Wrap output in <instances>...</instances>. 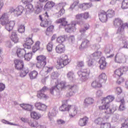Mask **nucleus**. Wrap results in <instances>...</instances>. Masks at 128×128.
<instances>
[{"instance_id":"1","label":"nucleus","mask_w":128,"mask_h":128,"mask_svg":"<svg viewBox=\"0 0 128 128\" xmlns=\"http://www.w3.org/2000/svg\"><path fill=\"white\" fill-rule=\"evenodd\" d=\"M114 100V98L112 96H108L102 100V106H98L100 110H104L106 114H110L114 112L116 109L114 107H111L110 103Z\"/></svg>"},{"instance_id":"2","label":"nucleus","mask_w":128,"mask_h":128,"mask_svg":"<svg viewBox=\"0 0 128 128\" xmlns=\"http://www.w3.org/2000/svg\"><path fill=\"white\" fill-rule=\"evenodd\" d=\"M57 24H61L62 26H66L65 28L66 32H76V22H72L70 24H68V22L66 20V18H62L56 20Z\"/></svg>"},{"instance_id":"3","label":"nucleus","mask_w":128,"mask_h":128,"mask_svg":"<svg viewBox=\"0 0 128 128\" xmlns=\"http://www.w3.org/2000/svg\"><path fill=\"white\" fill-rule=\"evenodd\" d=\"M70 58L66 54H62L58 58L56 62V68L57 70H60V68H63L66 66H68L70 64Z\"/></svg>"},{"instance_id":"4","label":"nucleus","mask_w":128,"mask_h":128,"mask_svg":"<svg viewBox=\"0 0 128 128\" xmlns=\"http://www.w3.org/2000/svg\"><path fill=\"white\" fill-rule=\"evenodd\" d=\"M78 6L79 8H82V10H87L89 8L92 6V4H80L78 0H75L73 2L70 6V8H74Z\"/></svg>"},{"instance_id":"5","label":"nucleus","mask_w":128,"mask_h":128,"mask_svg":"<svg viewBox=\"0 0 128 128\" xmlns=\"http://www.w3.org/2000/svg\"><path fill=\"white\" fill-rule=\"evenodd\" d=\"M36 60H38V62L36 64V66L38 68H44V66L46 64V56L42 55L38 56L36 57Z\"/></svg>"},{"instance_id":"6","label":"nucleus","mask_w":128,"mask_h":128,"mask_svg":"<svg viewBox=\"0 0 128 128\" xmlns=\"http://www.w3.org/2000/svg\"><path fill=\"white\" fill-rule=\"evenodd\" d=\"M64 3H60L56 5V16L57 18H60V16H62L64 14Z\"/></svg>"},{"instance_id":"7","label":"nucleus","mask_w":128,"mask_h":128,"mask_svg":"<svg viewBox=\"0 0 128 128\" xmlns=\"http://www.w3.org/2000/svg\"><path fill=\"white\" fill-rule=\"evenodd\" d=\"M78 74L82 82H86L90 78V72L86 70H84V72L78 71Z\"/></svg>"},{"instance_id":"8","label":"nucleus","mask_w":128,"mask_h":128,"mask_svg":"<svg viewBox=\"0 0 128 128\" xmlns=\"http://www.w3.org/2000/svg\"><path fill=\"white\" fill-rule=\"evenodd\" d=\"M68 92L66 93V96L70 98V96H72L76 92L78 91V88L75 85H68Z\"/></svg>"},{"instance_id":"9","label":"nucleus","mask_w":128,"mask_h":128,"mask_svg":"<svg viewBox=\"0 0 128 128\" xmlns=\"http://www.w3.org/2000/svg\"><path fill=\"white\" fill-rule=\"evenodd\" d=\"M14 64L16 70H22L24 68V61L19 60H14Z\"/></svg>"},{"instance_id":"10","label":"nucleus","mask_w":128,"mask_h":128,"mask_svg":"<svg viewBox=\"0 0 128 128\" xmlns=\"http://www.w3.org/2000/svg\"><path fill=\"white\" fill-rule=\"evenodd\" d=\"M34 44V40H32V38H26V40L25 41V43L24 44L23 46L26 50H30L32 48V45Z\"/></svg>"},{"instance_id":"11","label":"nucleus","mask_w":128,"mask_h":128,"mask_svg":"<svg viewBox=\"0 0 128 128\" xmlns=\"http://www.w3.org/2000/svg\"><path fill=\"white\" fill-rule=\"evenodd\" d=\"M56 86L58 90H66L68 86V88L69 85L66 84V81H61L58 82Z\"/></svg>"},{"instance_id":"12","label":"nucleus","mask_w":128,"mask_h":128,"mask_svg":"<svg viewBox=\"0 0 128 128\" xmlns=\"http://www.w3.org/2000/svg\"><path fill=\"white\" fill-rule=\"evenodd\" d=\"M68 112L70 116V118H74V116H76L78 114V110L76 106L71 105L70 108H69V110H68Z\"/></svg>"},{"instance_id":"13","label":"nucleus","mask_w":128,"mask_h":128,"mask_svg":"<svg viewBox=\"0 0 128 128\" xmlns=\"http://www.w3.org/2000/svg\"><path fill=\"white\" fill-rule=\"evenodd\" d=\"M64 102H68V100L62 101V104L59 108V110H60V112H68V110L72 106L70 104L67 105Z\"/></svg>"},{"instance_id":"14","label":"nucleus","mask_w":128,"mask_h":128,"mask_svg":"<svg viewBox=\"0 0 128 128\" xmlns=\"http://www.w3.org/2000/svg\"><path fill=\"white\" fill-rule=\"evenodd\" d=\"M124 67L118 68L116 69L114 71V78H118L124 75Z\"/></svg>"},{"instance_id":"15","label":"nucleus","mask_w":128,"mask_h":128,"mask_svg":"<svg viewBox=\"0 0 128 128\" xmlns=\"http://www.w3.org/2000/svg\"><path fill=\"white\" fill-rule=\"evenodd\" d=\"M8 22V14L6 12L2 14L0 18V24L2 26H4L6 22Z\"/></svg>"},{"instance_id":"16","label":"nucleus","mask_w":128,"mask_h":128,"mask_svg":"<svg viewBox=\"0 0 128 128\" xmlns=\"http://www.w3.org/2000/svg\"><path fill=\"white\" fill-rule=\"evenodd\" d=\"M12 12H14V14L16 16H20L22 12H24V8L22 6H19L16 8V10L12 9Z\"/></svg>"},{"instance_id":"17","label":"nucleus","mask_w":128,"mask_h":128,"mask_svg":"<svg viewBox=\"0 0 128 128\" xmlns=\"http://www.w3.org/2000/svg\"><path fill=\"white\" fill-rule=\"evenodd\" d=\"M56 52L57 54H64L66 52V46L64 44H59L56 47Z\"/></svg>"},{"instance_id":"18","label":"nucleus","mask_w":128,"mask_h":128,"mask_svg":"<svg viewBox=\"0 0 128 128\" xmlns=\"http://www.w3.org/2000/svg\"><path fill=\"white\" fill-rule=\"evenodd\" d=\"M98 16L100 22H106L108 20V16L104 10L100 11L99 13Z\"/></svg>"},{"instance_id":"19","label":"nucleus","mask_w":128,"mask_h":128,"mask_svg":"<svg viewBox=\"0 0 128 128\" xmlns=\"http://www.w3.org/2000/svg\"><path fill=\"white\" fill-rule=\"evenodd\" d=\"M124 56L122 54H117L115 56V62L117 64H122L124 62Z\"/></svg>"},{"instance_id":"20","label":"nucleus","mask_w":128,"mask_h":128,"mask_svg":"<svg viewBox=\"0 0 128 128\" xmlns=\"http://www.w3.org/2000/svg\"><path fill=\"white\" fill-rule=\"evenodd\" d=\"M53 70L54 67H44L42 71V76H48V74H49L51 73Z\"/></svg>"},{"instance_id":"21","label":"nucleus","mask_w":128,"mask_h":128,"mask_svg":"<svg viewBox=\"0 0 128 128\" xmlns=\"http://www.w3.org/2000/svg\"><path fill=\"white\" fill-rule=\"evenodd\" d=\"M91 86L93 88H102V84L98 79L92 81L91 84Z\"/></svg>"},{"instance_id":"22","label":"nucleus","mask_w":128,"mask_h":128,"mask_svg":"<svg viewBox=\"0 0 128 128\" xmlns=\"http://www.w3.org/2000/svg\"><path fill=\"white\" fill-rule=\"evenodd\" d=\"M113 24L115 28H119L124 24V22L120 18H116L114 20Z\"/></svg>"},{"instance_id":"23","label":"nucleus","mask_w":128,"mask_h":128,"mask_svg":"<svg viewBox=\"0 0 128 128\" xmlns=\"http://www.w3.org/2000/svg\"><path fill=\"white\" fill-rule=\"evenodd\" d=\"M14 24H16L14 22L8 21V22H6L4 26H6V28L8 30V32H10V30H12V28H14Z\"/></svg>"},{"instance_id":"24","label":"nucleus","mask_w":128,"mask_h":128,"mask_svg":"<svg viewBox=\"0 0 128 128\" xmlns=\"http://www.w3.org/2000/svg\"><path fill=\"white\" fill-rule=\"evenodd\" d=\"M90 46V42L88 40L84 39L83 40L80 46V50H82V48H88Z\"/></svg>"},{"instance_id":"25","label":"nucleus","mask_w":128,"mask_h":128,"mask_svg":"<svg viewBox=\"0 0 128 128\" xmlns=\"http://www.w3.org/2000/svg\"><path fill=\"white\" fill-rule=\"evenodd\" d=\"M88 122V118L84 116L82 118H80L78 121V125L80 126H85Z\"/></svg>"},{"instance_id":"26","label":"nucleus","mask_w":128,"mask_h":128,"mask_svg":"<svg viewBox=\"0 0 128 128\" xmlns=\"http://www.w3.org/2000/svg\"><path fill=\"white\" fill-rule=\"evenodd\" d=\"M26 52V49L18 48L16 50V54L18 58H24V54Z\"/></svg>"},{"instance_id":"27","label":"nucleus","mask_w":128,"mask_h":128,"mask_svg":"<svg viewBox=\"0 0 128 128\" xmlns=\"http://www.w3.org/2000/svg\"><path fill=\"white\" fill-rule=\"evenodd\" d=\"M10 38L14 44H18V42H20V38L18 37V34L16 31H13L12 32Z\"/></svg>"},{"instance_id":"28","label":"nucleus","mask_w":128,"mask_h":128,"mask_svg":"<svg viewBox=\"0 0 128 128\" xmlns=\"http://www.w3.org/2000/svg\"><path fill=\"white\" fill-rule=\"evenodd\" d=\"M35 107L39 110H46V106L40 102H37L35 104Z\"/></svg>"},{"instance_id":"29","label":"nucleus","mask_w":128,"mask_h":128,"mask_svg":"<svg viewBox=\"0 0 128 128\" xmlns=\"http://www.w3.org/2000/svg\"><path fill=\"white\" fill-rule=\"evenodd\" d=\"M28 124L31 128H46V126H44L38 125V122L36 120H34L30 122H29Z\"/></svg>"},{"instance_id":"30","label":"nucleus","mask_w":128,"mask_h":128,"mask_svg":"<svg viewBox=\"0 0 128 128\" xmlns=\"http://www.w3.org/2000/svg\"><path fill=\"white\" fill-rule=\"evenodd\" d=\"M37 97L40 100H48V96H46L44 93L40 90L37 92Z\"/></svg>"},{"instance_id":"31","label":"nucleus","mask_w":128,"mask_h":128,"mask_svg":"<svg viewBox=\"0 0 128 128\" xmlns=\"http://www.w3.org/2000/svg\"><path fill=\"white\" fill-rule=\"evenodd\" d=\"M106 14L108 18H114L116 15V12L112 9H109L106 12Z\"/></svg>"},{"instance_id":"32","label":"nucleus","mask_w":128,"mask_h":128,"mask_svg":"<svg viewBox=\"0 0 128 128\" xmlns=\"http://www.w3.org/2000/svg\"><path fill=\"white\" fill-rule=\"evenodd\" d=\"M120 106H119L118 110L120 112H124V110H126V106H124L125 102L124 99L122 98L120 100Z\"/></svg>"},{"instance_id":"33","label":"nucleus","mask_w":128,"mask_h":128,"mask_svg":"<svg viewBox=\"0 0 128 128\" xmlns=\"http://www.w3.org/2000/svg\"><path fill=\"white\" fill-rule=\"evenodd\" d=\"M50 24H52V21L48 20L46 19L42 20L40 23V26L42 28H48Z\"/></svg>"},{"instance_id":"34","label":"nucleus","mask_w":128,"mask_h":128,"mask_svg":"<svg viewBox=\"0 0 128 128\" xmlns=\"http://www.w3.org/2000/svg\"><path fill=\"white\" fill-rule=\"evenodd\" d=\"M28 50H26V52L25 53L24 58L25 60H30L32 56V54L29 52Z\"/></svg>"},{"instance_id":"35","label":"nucleus","mask_w":128,"mask_h":128,"mask_svg":"<svg viewBox=\"0 0 128 128\" xmlns=\"http://www.w3.org/2000/svg\"><path fill=\"white\" fill-rule=\"evenodd\" d=\"M100 64V70H104L106 68V59L104 58H100L99 61Z\"/></svg>"},{"instance_id":"36","label":"nucleus","mask_w":128,"mask_h":128,"mask_svg":"<svg viewBox=\"0 0 128 128\" xmlns=\"http://www.w3.org/2000/svg\"><path fill=\"white\" fill-rule=\"evenodd\" d=\"M35 8L36 10V13L37 14H40V12H42V4L40 2H37L35 4Z\"/></svg>"},{"instance_id":"37","label":"nucleus","mask_w":128,"mask_h":128,"mask_svg":"<svg viewBox=\"0 0 128 128\" xmlns=\"http://www.w3.org/2000/svg\"><path fill=\"white\" fill-rule=\"evenodd\" d=\"M30 70H28V68H23L22 70H21V72H20V76L21 78H24V76L28 75V74Z\"/></svg>"},{"instance_id":"38","label":"nucleus","mask_w":128,"mask_h":128,"mask_svg":"<svg viewBox=\"0 0 128 128\" xmlns=\"http://www.w3.org/2000/svg\"><path fill=\"white\" fill-rule=\"evenodd\" d=\"M30 116L34 120H40L41 118L40 114L36 112H32L30 113Z\"/></svg>"},{"instance_id":"39","label":"nucleus","mask_w":128,"mask_h":128,"mask_svg":"<svg viewBox=\"0 0 128 128\" xmlns=\"http://www.w3.org/2000/svg\"><path fill=\"white\" fill-rule=\"evenodd\" d=\"M94 102V100L90 97H87L84 100V104H92Z\"/></svg>"},{"instance_id":"40","label":"nucleus","mask_w":128,"mask_h":128,"mask_svg":"<svg viewBox=\"0 0 128 128\" xmlns=\"http://www.w3.org/2000/svg\"><path fill=\"white\" fill-rule=\"evenodd\" d=\"M56 4L52 1L48 2L44 6V10H47V8H54Z\"/></svg>"},{"instance_id":"41","label":"nucleus","mask_w":128,"mask_h":128,"mask_svg":"<svg viewBox=\"0 0 128 128\" xmlns=\"http://www.w3.org/2000/svg\"><path fill=\"white\" fill-rule=\"evenodd\" d=\"M106 74L102 73L98 76V80L102 84V82H104L106 80Z\"/></svg>"},{"instance_id":"42","label":"nucleus","mask_w":128,"mask_h":128,"mask_svg":"<svg viewBox=\"0 0 128 128\" xmlns=\"http://www.w3.org/2000/svg\"><path fill=\"white\" fill-rule=\"evenodd\" d=\"M20 108H22L23 110H32V105L28 104H20Z\"/></svg>"},{"instance_id":"43","label":"nucleus","mask_w":128,"mask_h":128,"mask_svg":"<svg viewBox=\"0 0 128 128\" xmlns=\"http://www.w3.org/2000/svg\"><path fill=\"white\" fill-rule=\"evenodd\" d=\"M38 73L36 71L34 70L31 72L29 74L28 76L30 78V80H34L38 78Z\"/></svg>"},{"instance_id":"44","label":"nucleus","mask_w":128,"mask_h":128,"mask_svg":"<svg viewBox=\"0 0 128 128\" xmlns=\"http://www.w3.org/2000/svg\"><path fill=\"white\" fill-rule=\"evenodd\" d=\"M40 41H37L32 48V52H36V50H40Z\"/></svg>"},{"instance_id":"45","label":"nucleus","mask_w":128,"mask_h":128,"mask_svg":"<svg viewBox=\"0 0 128 128\" xmlns=\"http://www.w3.org/2000/svg\"><path fill=\"white\" fill-rule=\"evenodd\" d=\"M56 108H54L48 112V116L49 118H52L53 116H56Z\"/></svg>"},{"instance_id":"46","label":"nucleus","mask_w":128,"mask_h":128,"mask_svg":"<svg viewBox=\"0 0 128 128\" xmlns=\"http://www.w3.org/2000/svg\"><path fill=\"white\" fill-rule=\"evenodd\" d=\"M54 26L52 25H51L49 26L48 28H47L46 31V34L47 36H48L50 32H52L54 30Z\"/></svg>"},{"instance_id":"47","label":"nucleus","mask_w":128,"mask_h":128,"mask_svg":"<svg viewBox=\"0 0 128 128\" xmlns=\"http://www.w3.org/2000/svg\"><path fill=\"white\" fill-rule=\"evenodd\" d=\"M100 128H112V125L110 122H103L101 124Z\"/></svg>"},{"instance_id":"48","label":"nucleus","mask_w":128,"mask_h":128,"mask_svg":"<svg viewBox=\"0 0 128 128\" xmlns=\"http://www.w3.org/2000/svg\"><path fill=\"white\" fill-rule=\"evenodd\" d=\"M122 8L124 10L128 8V0H123L122 4Z\"/></svg>"},{"instance_id":"49","label":"nucleus","mask_w":128,"mask_h":128,"mask_svg":"<svg viewBox=\"0 0 128 128\" xmlns=\"http://www.w3.org/2000/svg\"><path fill=\"white\" fill-rule=\"evenodd\" d=\"M56 41L57 42L62 44L64 42H66V37H64V36H60L57 38Z\"/></svg>"},{"instance_id":"50","label":"nucleus","mask_w":128,"mask_h":128,"mask_svg":"<svg viewBox=\"0 0 128 128\" xmlns=\"http://www.w3.org/2000/svg\"><path fill=\"white\" fill-rule=\"evenodd\" d=\"M26 27L24 26V24H21L19 26L18 28V32L20 34H22L24 32Z\"/></svg>"},{"instance_id":"51","label":"nucleus","mask_w":128,"mask_h":128,"mask_svg":"<svg viewBox=\"0 0 128 128\" xmlns=\"http://www.w3.org/2000/svg\"><path fill=\"white\" fill-rule=\"evenodd\" d=\"M93 58H100L102 56V52L96 51L92 54Z\"/></svg>"},{"instance_id":"52","label":"nucleus","mask_w":128,"mask_h":128,"mask_svg":"<svg viewBox=\"0 0 128 128\" xmlns=\"http://www.w3.org/2000/svg\"><path fill=\"white\" fill-rule=\"evenodd\" d=\"M76 66L77 68H84V60L78 61L76 62Z\"/></svg>"},{"instance_id":"53","label":"nucleus","mask_w":128,"mask_h":128,"mask_svg":"<svg viewBox=\"0 0 128 128\" xmlns=\"http://www.w3.org/2000/svg\"><path fill=\"white\" fill-rule=\"evenodd\" d=\"M52 42H50L48 43L46 46L47 50H48V52H52Z\"/></svg>"},{"instance_id":"54","label":"nucleus","mask_w":128,"mask_h":128,"mask_svg":"<svg viewBox=\"0 0 128 128\" xmlns=\"http://www.w3.org/2000/svg\"><path fill=\"white\" fill-rule=\"evenodd\" d=\"M94 123L96 124H100H100H104V122H102V118H98L97 119L95 120Z\"/></svg>"},{"instance_id":"55","label":"nucleus","mask_w":128,"mask_h":128,"mask_svg":"<svg viewBox=\"0 0 128 128\" xmlns=\"http://www.w3.org/2000/svg\"><path fill=\"white\" fill-rule=\"evenodd\" d=\"M87 64L88 66H94V59L90 58Z\"/></svg>"},{"instance_id":"56","label":"nucleus","mask_w":128,"mask_h":128,"mask_svg":"<svg viewBox=\"0 0 128 128\" xmlns=\"http://www.w3.org/2000/svg\"><path fill=\"white\" fill-rule=\"evenodd\" d=\"M56 124L58 126H62V125L64 124H66V121H64V120H62V119H58L56 120Z\"/></svg>"},{"instance_id":"57","label":"nucleus","mask_w":128,"mask_h":128,"mask_svg":"<svg viewBox=\"0 0 128 128\" xmlns=\"http://www.w3.org/2000/svg\"><path fill=\"white\" fill-rule=\"evenodd\" d=\"M124 82V78H123L120 77H118V79L116 80V84H122Z\"/></svg>"},{"instance_id":"58","label":"nucleus","mask_w":128,"mask_h":128,"mask_svg":"<svg viewBox=\"0 0 128 128\" xmlns=\"http://www.w3.org/2000/svg\"><path fill=\"white\" fill-rule=\"evenodd\" d=\"M104 92L100 90H99L96 92V96L97 98H100V96H102Z\"/></svg>"},{"instance_id":"59","label":"nucleus","mask_w":128,"mask_h":128,"mask_svg":"<svg viewBox=\"0 0 128 128\" xmlns=\"http://www.w3.org/2000/svg\"><path fill=\"white\" fill-rule=\"evenodd\" d=\"M56 85L55 86L52 87L50 89V94H54V92H56Z\"/></svg>"},{"instance_id":"60","label":"nucleus","mask_w":128,"mask_h":128,"mask_svg":"<svg viewBox=\"0 0 128 128\" xmlns=\"http://www.w3.org/2000/svg\"><path fill=\"white\" fill-rule=\"evenodd\" d=\"M67 76L68 78H74V72H69L67 74Z\"/></svg>"},{"instance_id":"61","label":"nucleus","mask_w":128,"mask_h":128,"mask_svg":"<svg viewBox=\"0 0 128 128\" xmlns=\"http://www.w3.org/2000/svg\"><path fill=\"white\" fill-rule=\"evenodd\" d=\"M82 18L84 20H88L90 18V14L88 12H86L82 14Z\"/></svg>"},{"instance_id":"62","label":"nucleus","mask_w":128,"mask_h":128,"mask_svg":"<svg viewBox=\"0 0 128 128\" xmlns=\"http://www.w3.org/2000/svg\"><path fill=\"white\" fill-rule=\"evenodd\" d=\"M116 92L118 94H122V88H120V87H118L116 89Z\"/></svg>"},{"instance_id":"63","label":"nucleus","mask_w":128,"mask_h":128,"mask_svg":"<svg viewBox=\"0 0 128 128\" xmlns=\"http://www.w3.org/2000/svg\"><path fill=\"white\" fill-rule=\"evenodd\" d=\"M4 88H6V86L4 84L2 83H0V92H2V90H4Z\"/></svg>"},{"instance_id":"64","label":"nucleus","mask_w":128,"mask_h":128,"mask_svg":"<svg viewBox=\"0 0 128 128\" xmlns=\"http://www.w3.org/2000/svg\"><path fill=\"white\" fill-rule=\"evenodd\" d=\"M76 20H82V14H78L76 16Z\"/></svg>"}]
</instances>
